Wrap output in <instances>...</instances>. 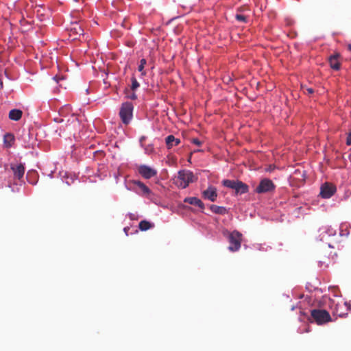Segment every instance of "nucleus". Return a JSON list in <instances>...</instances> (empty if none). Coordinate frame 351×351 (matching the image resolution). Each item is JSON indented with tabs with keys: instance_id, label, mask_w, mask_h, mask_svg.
<instances>
[{
	"instance_id": "a878e982",
	"label": "nucleus",
	"mask_w": 351,
	"mask_h": 351,
	"mask_svg": "<svg viewBox=\"0 0 351 351\" xmlns=\"http://www.w3.org/2000/svg\"><path fill=\"white\" fill-rule=\"evenodd\" d=\"M346 145H351V131L348 134L347 138H346Z\"/></svg>"
},
{
	"instance_id": "6e6552de",
	"label": "nucleus",
	"mask_w": 351,
	"mask_h": 351,
	"mask_svg": "<svg viewBox=\"0 0 351 351\" xmlns=\"http://www.w3.org/2000/svg\"><path fill=\"white\" fill-rule=\"evenodd\" d=\"M350 311H351V304L347 302H343L336 304L334 313L339 317H343L347 315Z\"/></svg>"
},
{
	"instance_id": "4468645a",
	"label": "nucleus",
	"mask_w": 351,
	"mask_h": 351,
	"mask_svg": "<svg viewBox=\"0 0 351 351\" xmlns=\"http://www.w3.org/2000/svg\"><path fill=\"white\" fill-rule=\"evenodd\" d=\"M185 203H189L191 205H195L198 207H199L202 209L204 208V205L203 202L198 198L195 197H186L184 200Z\"/></svg>"
},
{
	"instance_id": "ddd939ff",
	"label": "nucleus",
	"mask_w": 351,
	"mask_h": 351,
	"mask_svg": "<svg viewBox=\"0 0 351 351\" xmlns=\"http://www.w3.org/2000/svg\"><path fill=\"white\" fill-rule=\"evenodd\" d=\"M165 143L168 149L172 148L173 146H176L180 144V140L175 138L173 135H169L165 138Z\"/></svg>"
},
{
	"instance_id": "a211bd4d",
	"label": "nucleus",
	"mask_w": 351,
	"mask_h": 351,
	"mask_svg": "<svg viewBox=\"0 0 351 351\" xmlns=\"http://www.w3.org/2000/svg\"><path fill=\"white\" fill-rule=\"evenodd\" d=\"M210 210L213 213L219 215H224L227 213V210L225 207L219 206L217 205H211Z\"/></svg>"
},
{
	"instance_id": "9d476101",
	"label": "nucleus",
	"mask_w": 351,
	"mask_h": 351,
	"mask_svg": "<svg viewBox=\"0 0 351 351\" xmlns=\"http://www.w3.org/2000/svg\"><path fill=\"white\" fill-rule=\"evenodd\" d=\"M341 57V55L339 53H335L334 54L331 55L328 58V61L330 67L336 71H338L340 69L341 67V63L339 61V58Z\"/></svg>"
},
{
	"instance_id": "4be33fe9",
	"label": "nucleus",
	"mask_w": 351,
	"mask_h": 351,
	"mask_svg": "<svg viewBox=\"0 0 351 351\" xmlns=\"http://www.w3.org/2000/svg\"><path fill=\"white\" fill-rule=\"evenodd\" d=\"M131 80H132L131 90L132 91H134L136 88H138L140 86V84L138 82L136 77H132Z\"/></svg>"
},
{
	"instance_id": "1a4fd4ad",
	"label": "nucleus",
	"mask_w": 351,
	"mask_h": 351,
	"mask_svg": "<svg viewBox=\"0 0 351 351\" xmlns=\"http://www.w3.org/2000/svg\"><path fill=\"white\" fill-rule=\"evenodd\" d=\"M138 173L145 179H149L157 174V171L147 165H141L138 167Z\"/></svg>"
},
{
	"instance_id": "5701e85b",
	"label": "nucleus",
	"mask_w": 351,
	"mask_h": 351,
	"mask_svg": "<svg viewBox=\"0 0 351 351\" xmlns=\"http://www.w3.org/2000/svg\"><path fill=\"white\" fill-rule=\"evenodd\" d=\"M235 18L239 22H241V23H246L247 22V17L245 15H243V14H236Z\"/></svg>"
},
{
	"instance_id": "dca6fc26",
	"label": "nucleus",
	"mask_w": 351,
	"mask_h": 351,
	"mask_svg": "<svg viewBox=\"0 0 351 351\" xmlns=\"http://www.w3.org/2000/svg\"><path fill=\"white\" fill-rule=\"evenodd\" d=\"M154 224L147 221V220H142L140 221L138 224V228L141 231H146L152 228H154Z\"/></svg>"
},
{
	"instance_id": "c756f323",
	"label": "nucleus",
	"mask_w": 351,
	"mask_h": 351,
	"mask_svg": "<svg viewBox=\"0 0 351 351\" xmlns=\"http://www.w3.org/2000/svg\"><path fill=\"white\" fill-rule=\"evenodd\" d=\"M346 46L348 49L351 51V44H348Z\"/></svg>"
},
{
	"instance_id": "9b49d317",
	"label": "nucleus",
	"mask_w": 351,
	"mask_h": 351,
	"mask_svg": "<svg viewBox=\"0 0 351 351\" xmlns=\"http://www.w3.org/2000/svg\"><path fill=\"white\" fill-rule=\"evenodd\" d=\"M203 197L211 202H215L217 197V189L214 186H209L202 193Z\"/></svg>"
},
{
	"instance_id": "7c9ffc66",
	"label": "nucleus",
	"mask_w": 351,
	"mask_h": 351,
	"mask_svg": "<svg viewBox=\"0 0 351 351\" xmlns=\"http://www.w3.org/2000/svg\"><path fill=\"white\" fill-rule=\"evenodd\" d=\"M55 121H57V122H62L63 121V119H55Z\"/></svg>"
},
{
	"instance_id": "b1692460",
	"label": "nucleus",
	"mask_w": 351,
	"mask_h": 351,
	"mask_svg": "<svg viewBox=\"0 0 351 351\" xmlns=\"http://www.w3.org/2000/svg\"><path fill=\"white\" fill-rule=\"evenodd\" d=\"M74 29L76 32V33L80 35L82 34V33H83V29L81 28L80 26H79L77 25V27H74Z\"/></svg>"
},
{
	"instance_id": "bb28decb",
	"label": "nucleus",
	"mask_w": 351,
	"mask_h": 351,
	"mask_svg": "<svg viewBox=\"0 0 351 351\" xmlns=\"http://www.w3.org/2000/svg\"><path fill=\"white\" fill-rule=\"evenodd\" d=\"M192 143L197 146H199L202 145V142L198 138H193Z\"/></svg>"
},
{
	"instance_id": "2eb2a0df",
	"label": "nucleus",
	"mask_w": 351,
	"mask_h": 351,
	"mask_svg": "<svg viewBox=\"0 0 351 351\" xmlns=\"http://www.w3.org/2000/svg\"><path fill=\"white\" fill-rule=\"evenodd\" d=\"M23 112L19 109H12L9 112V118L11 120L19 121L22 117Z\"/></svg>"
},
{
	"instance_id": "7ed1b4c3",
	"label": "nucleus",
	"mask_w": 351,
	"mask_h": 351,
	"mask_svg": "<svg viewBox=\"0 0 351 351\" xmlns=\"http://www.w3.org/2000/svg\"><path fill=\"white\" fill-rule=\"evenodd\" d=\"M222 184L228 188L234 189L237 195L244 194L248 192V186L239 180H223Z\"/></svg>"
},
{
	"instance_id": "412c9836",
	"label": "nucleus",
	"mask_w": 351,
	"mask_h": 351,
	"mask_svg": "<svg viewBox=\"0 0 351 351\" xmlns=\"http://www.w3.org/2000/svg\"><path fill=\"white\" fill-rule=\"evenodd\" d=\"M135 183L141 189L144 194L149 195L151 193L149 189L147 186H145L143 182L137 181Z\"/></svg>"
},
{
	"instance_id": "423d86ee",
	"label": "nucleus",
	"mask_w": 351,
	"mask_h": 351,
	"mask_svg": "<svg viewBox=\"0 0 351 351\" xmlns=\"http://www.w3.org/2000/svg\"><path fill=\"white\" fill-rule=\"evenodd\" d=\"M275 184L269 178H264L261 180L259 184L255 189V192L259 194L271 192L275 189Z\"/></svg>"
},
{
	"instance_id": "2f4dec72",
	"label": "nucleus",
	"mask_w": 351,
	"mask_h": 351,
	"mask_svg": "<svg viewBox=\"0 0 351 351\" xmlns=\"http://www.w3.org/2000/svg\"><path fill=\"white\" fill-rule=\"evenodd\" d=\"M127 230H128V228H124V231L127 233Z\"/></svg>"
},
{
	"instance_id": "f03ea898",
	"label": "nucleus",
	"mask_w": 351,
	"mask_h": 351,
	"mask_svg": "<svg viewBox=\"0 0 351 351\" xmlns=\"http://www.w3.org/2000/svg\"><path fill=\"white\" fill-rule=\"evenodd\" d=\"M310 322H315L318 325H322L332 321L330 315L324 309H313L311 311Z\"/></svg>"
},
{
	"instance_id": "393cba45",
	"label": "nucleus",
	"mask_w": 351,
	"mask_h": 351,
	"mask_svg": "<svg viewBox=\"0 0 351 351\" xmlns=\"http://www.w3.org/2000/svg\"><path fill=\"white\" fill-rule=\"evenodd\" d=\"M127 97L130 99H132V100H134L137 98V96L133 92V93H131L130 94H128L127 95Z\"/></svg>"
},
{
	"instance_id": "f8f14e48",
	"label": "nucleus",
	"mask_w": 351,
	"mask_h": 351,
	"mask_svg": "<svg viewBox=\"0 0 351 351\" xmlns=\"http://www.w3.org/2000/svg\"><path fill=\"white\" fill-rule=\"evenodd\" d=\"M11 169L15 178L20 180L23 177L25 173V167L23 164L20 163L16 165H12Z\"/></svg>"
},
{
	"instance_id": "cd10ccee",
	"label": "nucleus",
	"mask_w": 351,
	"mask_h": 351,
	"mask_svg": "<svg viewBox=\"0 0 351 351\" xmlns=\"http://www.w3.org/2000/svg\"><path fill=\"white\" fill-rule=\"evenodd\" d=\"M306 93H308V94H313L314 93V90L311 88H307L306 89Z\"/></svg>"
},
{
	"instance_id": "f257e3e1",
	"label": "nucleus",
	"mask_w": 351,
	"mask_h": 351,
	"mask_svg": "<svg viewBox=\"0 0 351 351\" xmlns=\"http://www.w3.org/2000/svg\"><path fill=\"white\" fill-rule=\"evenodd\" d=\"M197 178L193 172L189 170H181L178 173V176L173 179V183L180 189L186 188L190 183L195 182Z\"/></svg>"
},
{
	"instance_id": "0eeeda50",
	"label": "nucleus",
	"mask_w": 351,
	"mask_h": 351,
	"mask_svg": "<svg viewBox=\"0 0 351 351\" xmlns=\"http://www.w3.org/2000/svg\"><path fill=\"white\" fill-rule=\"evenodd\" d=\"M336 191V187L326 182L321 186L320 196L323 198H330Z\"/></svg>"
},
{
	"instance_id": "f3484780",
	"label": "nucleus",
	"mask_w": 351,
	"mask_h": 351,
	"mask_svg": "<svg viewBox=\"0 0 351 351\" xmlns=\"http://www.w3.org/2000/svg\"><path fill=\"white\" fill-rule=\"evenodd\" d=\"M27 178L28 180V182L32 184L35 185L38 181V175L36 171H29L27 175Z\"/></svg>"
},
{
	"instance_id": "6ab92c4d",
	"label": "nucleus",
	"mask_w": 351,
	"mask_h": 351,
	"mask_svg": "<svg viewBox=\"0 0 351 351\" xmlns=\"http://www.w3.org/2000/svg\"><path fill=\"white\" fill-rule=\"evenodd\" d=\"M4 144L7 147H10L12 146L14 141V137L12 134L8 133L4 135Z\"/></svg>"
},
{
	"instance_id": "20e7f679",
	"label": "nucleus",
	"mask_w": 351,
	"mask_h": 351,
	"mask_svg": "<svg viewBox=\"0 0 351 351\" xmlns=\"http://www.w3.org/2000/svg\"><path fill=\"white\" fill-rule=\"evenodd\" d=\"M228 241L230 243L228 250L231 252L238 251L241 245L242 234L237 230L232 231L229 234Z\"/></svg>"
},
{
	"instance_id": "c85d7f7f",
	"label": "nucleus",
	"mask_w": 351,
	"mask_h": 351,
	"mask_svg": "<svg viewBox=\"0 0 351 351\" xmlns=\"http://www.w3.org/2000/svg\"><path fill=\"white\" fill-rule=\"evenodd\" d=\"M130 219H132V220H134V219H136V217H135V214H132V213H131V214H130Z\"/></svg>"
},
{
	"instance_id": "39448f33",
	"label": "nucleus",
	"mask_w": 351,
	"mask_h": 351,
	"mask_svg": "<svg viewBox=\"0 0 351 351\" xmlns=\"http://www.w3.org/2000/svg\"><path fill=\"white\" fill-rule=\"evenodd\" d=\"M133 105L130 102H125L121 105L119 116L124 124H128L132 118Z\"/></svg>"
},
{
	"instance_id": "aec40b11",
	"label": "nucleus",
	"mask_w": 351,
	"mask_h": 351,
	"mask_svg": "<svg viewBox=\"0 0 351 351\" xmlns=\"http://www.w3.org/2000/svg\"><path fill=\"white\" fill-rule=\"evenodd\" d=\"M146 64L147 60L145 58H143L140 60V63L138 66V71L141 73V76H145L147 74V72L145 70V66Z\"/></svg>"
}]
</instances>
